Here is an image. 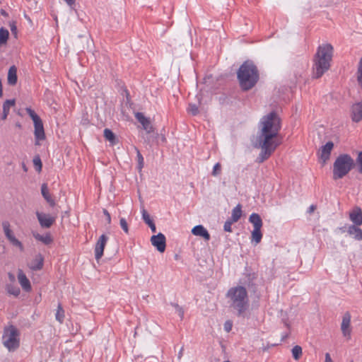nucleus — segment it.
Returning <instances> with one entry per match:
<instances>
[{
    "label": "nucleus",
    "instance_id": "nucleus-17",
    "mask_svg": "<svg viewBox=\"0 0 362 362\" xmlns=\"http://www.w3.org/2000/svg\"><path fill=\"white\" fill-rule=\"evenodd\" d=\"M192 233L195 236L203 238L206 241H209L211 238L208 230L202 225L195 226L192 229Z\"/></svg>",
    "mask_w": 362,
    "mask_h": 362
},
{
    "label": "nucleus",
    "instance_id": "nucleus-23",
    "mask_svg": "<svg viewBox=\"0 0 362 362\" xmlns=\"http://www.w3.org/2000/svg\"><path fill=\"white\" fill-rule=\"evenodd\" d=\"M15 105V100H6L3 104L2 119H6L9 114L10 108Z\"/></svg>",
    "mask_w": 362,
    "mask_h": 362
},
{
    "label": "nucleus",
    "instance_id": "nucleus-50",
    "mask_svg": "<svg viewBox=\"0 0 362 362\" xmlns=\"http://www.w3.org/2000/svg\"><path fill=\"white\" fill-rule=\"evenodd\" d=\"M183 350H184V348H183V347H182V348L180 349V351H179L178 354H177V358H178L179 360H180V359H181V358H182V355H183Z\"/></svg>",
    "mask_w": 362,
    "mask_h": 362
},
{
    "label": "nucleus",
    "instance_id": "nucleus-42",
    "mask_svg": "<svg viewBox=\"0 0 362 362\" xmlns=\"http://www.w3.org/2000/svg\"><path fill=\"white\" fill-rule=\"evenodd\" d=\"M233 327V322L231 320H226L223 325V329L226 332H230Z\"/></svg>",
    "mask_w": 362,
    "mask_h": 362
},
{
    "label": "nucleus",
    "instance_id": "nucleus-15",
    "mask_svg": "<svg viewBox=\"0 0 362 362\" xmlns=\"http://www.w3.org/2000/svg\"><path fill=\"white\" fill-rule=\"evenodd\" d=\"M135 117L136 119L141 124L144 129L147 133H151V132H153V128L151 124L149 119L146 117L143 113L137 112Z\"/></svg>",
    "mask_w": 362,
    "mask_h": 362
},
{
    "label": "nucleus",
    "instance_id": "nucleus-29",
    "mask_svg": "<svg viewBox=\"0 0 362 362\" xmlns=\"http://www.w3.org/2000/svg\"><path fill=\"white\" fill-rule=\"evenodd\" d=\"M55 318L60 323H62L64 320V310L60 303L58 304Z\"/></svg>",
    "mask_w": 362,
    "mask_h": 362
},
{
    "label": "nucleus",
    "instance_id": "nucleus-22",
    "mask_svg": "<svg viewBox=\"0 0 362 362\" xmlns=\"http://www.w3.org/2000/svg\"><path fill=\"white\" fill-rule=\"evenodd\" d=\"M249 221L253 225L254 228L262 227V220L258 214L252 213L249 217Z\"/></svg>",
    "mask_w": 362,
    "mask_h": 362
},
{
    "label": "nucleus",
    "instance_id": "nucleus-43",
    "mask_svg": "<svg viewBox=\"0 0 362 362\" xmlns=\"http://www.w3.org/2000/svg\"><path fill=\"white\" fill-rule=\"evenodd\" d=\"M221 173V165L219 163H216L213 168L212 175L217 176Z\"/></svg>",
    "mask_w": 362,
    "mask_h": 362
},
{
    "label": "nucleus",
    "instance_id": "nucleus-28",
    "mask_svg": "<svg viewBox=\"0 0 362 362\" xmlns=\"http://www.w3.org/2000/svg\"><path fill=\"white\" fill-rule=\"evenodd\" d=\"M9 33L8 30L4 28H0V47L7 42L8 39Z\"/></svg>",
    "mask_w": 362,
    "mask_h": 362
},
{
    "label": "nucleus",
    "instance_id": "nucleus-9",
    "mask_svg": "<svg viewBox=\"0 0 362 362\" xmlns=\"http://www.w3.org/2000/svg\"><path fill=\"white\" fill-rule=\"evenodd\" d=\"M333 148L334 143L332 141H328L325 145L322 146L319 150V158L323 165L329 159Z\"/></svg>",
    "mask_w": 362,
    "mask_h": 362
},
{
    "label": "nucleus",
    "instance_id": "nucleus-51",
    "mask_svg": "<svg viewBox=\"0 0 362 362\" xmlns=\"http://www.w3.org/2000/svg\"><path fill=\"white\" fill-rule=\"evenodd\" d=\"M288 337V332L283 333L281 334V341H284Z\"/></svg>",
    "mask_w": 362,
    "mask_h": 362
},
{
    "label": "nucleus",
    "instance_id": "nucleus-53",
    "mask_svg": "<svg viewBox=\"0 0 362 362\" xmlns=\"http://www.w3.org/2000/svg\"><path fill=\"white\" fill-rule=\"evenodd\" d=\"M16 127H18V128H19V129H21V123H20V122H17V123L16 124Z\"/></svg>",
    "mask_w": 362,
    "mask_h": 362
},
{
    "label": "nucleus",
    "instance_id": "nucleus-16",
    "mask_svg": "<svg viewBox=\"0 0 362 362\" xmlns=\"http://www.w3.org/2000/svg\"><path fill=\"white\" fill-rule=\"evenodd\" d=\"M349 218L353 222L354 225H362V211L359 207H355L349 213Z\"/></svg>",
    "mask_w": 362,
    "mask_h": 362
},
{
    "label": "nucleus",
    "instance_id": "nucleus-34",
    "mask_svg": "<svg viewBox=\"0 0 362 362\" xmlns=\"http://www.w3.org/2000/svg\"><path fill=\"white\" fill-rule=\"evenodd\" d=\"M357 79L358 81V83L362 87V57L360 59L358 66V71H357Z\"/></svg>",
    "mask_w": 362,
    "mask_h": 362
},
{
    "label": "nucleus",
    "instance_id": "nucleus-46",
    "mask_svg": "<svg viewBox=\"0 0 362 362\" xmlns=\"http://www.w3.org/2000/svg\"><path fill=\"white\" fill-rule=\"evenodd\" d=\"M66 4L70 7L73 8V6L75 5L76 0H64Z\"/></svg>",
    "mask_w": 362,
    "mask_h": 362
},
{
    "label": "nucleus",
    "instance_id": "nucleus-32",
    "mask_svg": "<svg viewBox=\"0 0 362 362\" xmlns=\"http://www.w3.org/2000/svg\"><path fill=\"white\" fill-rule=\"evenodd\" d=\"M292 356L295 360H298L302 355L301 346L296 345L294 346L291 350Z\"/></svg>",
    "mask_w": 362,
    "mask_h": 362
},
{
    "label": "nucleus",
    "instance_id": "nucleus-12",
    "mask_svg": "<svg viewBox=\"0 0 362 362\" xmlns=\"http://www.w3.org/2000/svg\"><path fill=\"white\" fill-rule=\"evenodd\" d=\"M107 240L108 237L105 234L100 235L98 240L95 247V257L96 260L98 261L103 255L104 248L107 242Z\"/></svg>",
    "mask_w": 362,
    "mask_h": 362
},
{
    "label": "nucleus",
    "instance_id": "nucleus-38",
    "mask_svg": "<svg viewBox=\"0 0 362 362\" xmlns=\"http://www.w3.org/2000/svg\"><path fill=\"white\" fill-rule=\"evenodd\" d=\"M188 112L192 115H197L199 113V108L195 104H189Z\"/></svg>",
    "mask_w": 362,
    "mask_h": 362
},
{
    "label": "nucleus",
    "instance_id": "nucleus-33",
    "mask_svg": "<svg viewBox=\"0 0 362 362\" xmlns=\"http://www.w3.org/2000/svg\"><path fill=\"white\" fill-rule=\"evenodd\" d=\"M136 158H137V162H138L137 168H138L139 171H141V170L144 165V157L138 148H136Z\"/></svg>",
    "mask_w": 362,
    "mask_h": 362
},
{
    "label": "nucleus",
    "instance_id": "nucleus-25",
    "mask_svg": "<svg viewBox=\"0 0 362 362\" xmlns=\"http://www.w3.org/2000/svg\"><path fill=\"white\" fill-rule=\"evenodd\" d=\"M242 206L238 204L232 210L231 216L229 219H230L234 223L237 222L242 216Z\"/></svg>",
    "mask_w": 362,
    "mask_h": 362
},
{
    "label": "nucleus",
    "instance_id": "nucleus-19",
    "mask_svg": "<svg viewBox=\"0 0 362 362\" xmlns=\"http://www.w3.org/2000/svg\"><path fill=\"white\" fill-rule=\"evenodd\" d=\"M44 259L42 256L39 254L36 255L35 258L28 264V267L33 271L40 270L43 267Z\"/></svg>",
    "mask_w": 362,
    "mask_h": 362
},
{
    "label": "nucleus",
    "instance_id": "nucleus-14",
    "mask_svg": "<svg viewBox=\"0 0 362 362\" xmlns=\"http://www.w3.org/2000/svg\"><path fill=\"white\" fill-rule=\"evenodd\" d=\"M351 119L354 122L362 120V101L354 104L351 111Z\"/></svg>",
    "mask_w": 362,
    "mask_h": 362
},
{
    "label": "nucleus",
    "instance_id": "nucleus-26",
    "mask_svg": "<svg viewBox=\"0 0 362 362\" xmlns=\"http://www.w3.org/2000/svg\"><path fill=\"white\" fill-rule=\"evenodd\" d=\"M33 235L37 240H39L45 245H48L52 242V239L49 233L40 235L37 233L33 232Z\"/></svg>",
    "mask_w": 362,
    "mask_h": 362
},
{
    "label": "nucleus",
    "instance_id": "nucleus-30",
    "mask_svg": "<svg viewBox=\"0 0 362 362\" xmlns=\"http://www.w3.org/2000/svg\"><path fill=\"white\" fill-rule=\"evenodd\" d=\"M104 137L112 144L115 142V136L110 129H104Z\"/></svg>",
    "mask_w": 362,
    "mask_h": 362
},
{
    "label": "nucleus",
    "instance_id": "nucleus-1",
    "mask_svg": "<svg viewBox=\"0 0 362 362\" xmlns=\"http://www.w3.org/2000/svg\"><path fill=\"white\" fill-rule=\"evenodd\" d=\"M260 131L257 136V146L262 151L257 158L259 163L268 159L278 146L281 140L278 134L281 129V120L275 112H271L264 116L260 121Z\"/></svg>",
    "mask_w": 362,
    "mask_h": 362
},
{
    "label": "nucleus",
    "instance_id": "nucleus-21",
    "mask_svg": "<svg viewBox=\"0 0 362 362\" xmlns=\"http://www.w3.org/2000/svg\"><path fill=\"white\" fill-rule=\"evenodd\" d=\"M358 226L351 225L348 228V233L357 240H362V230L358 227Z\"/></svg>",
    "mask_w": 362,
    "mask_h": 362
},
{
    "label": "nucleus",
    "instance_id": "nucleus-31",
    "mask_svg": "<svg viewBox=\"0 0 362 362\" xmlns=\"http://www.w3.org/2000/svg\"><path fill=\"white\" fill-rule=\"evenodd\" d=\"M6 291L8 293L13 295L14 296H18L21 292L20 288L18 286L12 284H8L6 286Z\"/></svg>",
    "mask_w": 362,
    "mask_h": 362
},
{
    "label": "nucleus",
    "instance_id": "nucleus-13",
    "mask_svg": "<svg viewBox=\"0 0 362 362\" xmlns=\"http://www.w3.org/2000/svg\"><path fill=\"white\" fill-rule=\"evenodd\" d=\"M351 316L349 312L344 313L342 317V321L341 324V329L343 334V336L347 338H350L351 337Z\"/></svg>",
    "mask_w": 362,
    "mask_h": 362
},
{
    "label": "nucleus",
    "instance_id": "nucleus-45",
    "mask_svg": "<svg viewBox=\"0 0 362 362\" xmlns=\"http://www.w3.org/2000/svg\"><path fill=\"white\" fill-rule=\"evenodd\" d=\"M103 214L106 216L107 223H110V222H111V216H110V214H109V212L106 209H104L103 210Z\"/></svg>",
    "mask_w": 362,
    "mask_h": 362
},
{
    "label": "nucleus",
    "instance_id": "nucleus-4",
    "mask_svg": "<svg viewBox=\"0 0 362 362\" xmlns=\"http://www.w3.org/2000/svg\"><path fill=\"white\" fill-rule=\"evenodd\" d=\"M238 78L241 88L248 90L255 86L259 80V72L252 62L246 61L239 68Z\"/></svg>",
    "mask_w": 362,
    "mask_h": 362
},
{
    "label": "nucleus",
    "instance_id": "nucleus-36",
    "mask_svg": "<svg viewBox=\"0 0 362 362\" xmlns=\"http://www.w3.org/2000/svg\"><path fill=\"white\" fill-rule=\"evenodd\" d=\"M119 225H120L122 229L124 230V232L127 234L129 233V227H128V223L124 218H123V217L120 218Z\"/></svg>",
    "mask_w": 362,
    "mask_h": 362
},
{
    "label": "nucleus",
    "instance_id": "nucleus-5",
    "mask_svg": "<svg viewBox=\"0 0 362 362\" xmlns=\"http://www.w3.org/2000/svg\"><path fill=\"white\" fill-rule=\"evenodd\" d=\"M354 165V159L349 154L339 155L333 163V180L343 178L351 171Z\"/></svg>",
    "mask_w": 362,
    "mask_h": 362
},
{
    "label": "nucleus",
    "instance_id": "nucleus-18",
    "mask_svg": "<svg viewBox=\"0 0 362 362\" xmlns=\"http://www.w3.org/2000/svg\"><path fill=\"white\" fill-rule=\"evenodd\" d=\"M18 280L19 284H21L22 288L25 291H31V284L29 279L27 278L26 275L23 273L21 269H19L18 272Z\"/></svg>",
    "mask_w": 362,
    "mask_h": 362
},
{
    "label": "nucleus",
    "instance_id": "nucleus-20",
    "mask_svg": "<svg viewBox=\"0 0 362 362\" xmlns=\"http://www.w3.org/2000/svg\"><path fill=\"white\" fill-rule=\"evenodd\" d=\"M41 193H42V195L43 197V198L47 201V202L51 206H54L55 205V201L54 199L52 197L49 192V189H48V187H47V185L44 183L41 186Z\"/></svg>",
    "mask_w": 362,
    "mask_h": 362
},
{
    "label": "nucleus",
    "instance_id": "nucleus-37",
    "mask_svg": "<svg viewBox=\"0 0 362 362\" xmlns=\"http://www.w3.org/2000/svg\"><path fill=\"white\" fill-rule=\"evenodd\" d=\"M141 216L142 219L146 224L153 221V220L150 217V215L144 209H141Z\"/></svg>",
    "mask_w": 362,
    "mask_h": 362
},
{
    "label": "nucleus",
    "instance_id": "nucleus-44",
    "mask_svg": "<svg viewBox=\"0 0 362 362\" xmlns=\"http://www.w3.org/2000/svg\"><path fill=\"white\" fill-rule=\"evenodd\" d=\"M147 225L149 226V228H151V230L153 233L156 232V225L153 223V221L147 223Z\"/></svg>",
    "mask_w": 362,
    "mask_h": 362
},
{
    "label": "nucleus",
    "instance_id": "nucleus-35",
    "mask_svg": "<svg viewBox=\"0 0 362 362\" xmlns=\"http://www.w3.org/2000/svg\"><path fill=\"white\" fill-rule=\"evenodd\" d=\"M171 305L175 308V313L179 315L180 320H182L185 313L183 308L177 303H171Z\"/></svg>",
    "mask_w": 362,
    "mask_h": 362
},
{
    "label": "nucleus",
    "instance_id": "nucleus-11",
    "mask_svg": "<svg viewBox=\"0 0 362 362\" xmlns=\"http://www.w3.org/2000/svg\"><path fill=\"white\" fill-rule=\"evenodd\" d=\"M151 244L156 247L158 251L163 252L166 247V239L165 236L159 233L157 235H154L151 238Z\"/></svg>",
    "mask_w": 362,
    "mask_h": 362
},
{
    "label": "nucleus",
    "instance_id": "nucleus-49",
    "mask_svg": "<svg viewBox=\"0 0 362 362\" xmlns=\"http://www.w3.org/2000/svg\"><path fill=\"white\" fill-rule=\"evenodd\" d=\"M315 209H316V206L315 205H310L308 209V212L309 214H311L315 210Z\"/></svg>",
    "mask_w": 362,
    "mask_h": 362
},
{
    "label": "nucleus",
    "instance_id": "nucleus-3",
    "mask_svg": "<svg viewBox=\"0 0 362 362\" xmlns=\"http://www.w3.org/2000/svg\"><path fill=\"white\" fill-rule=\"evenodd\" d=\"M333 54V47L326 43L320 45L315 55L313 64V77H321L330 67V62Z\"/></svg>",
    "mask_w": 362,
    "mask_h": 362
},
{
    "label": "nucleus",
    "instance_id": "nucleus-8",
    "mask_svg": "<svg viewBox=\"0 0 362 362\" xmlns=\"http://www.w3.org/2000/svg\"><path fill=\"white\" fill-rule=\"evenodd\" d=\"M2 228L6 238L8 240L11 244L20 249L21 251L24 250V247L22 243L18 240L14 235L13 231L11 229L10 223L8 221L2 222Z\"/></svg>",
    "mask_w": 362,
    "mask_h": 362
},
{
    "label": "nucleus",
    "instance_id": "nucleus-54",
    "mask_svg": "<svg viewBox=\"0 0 362 362\" xmlns=\"http://www.w3.org/2000/svg\"><path fill=\"white\" fill-rule=\"evenodd\" d=\"M9 277L10 279H11L12 280L14 279V276L11 274H9Z\"/></svg>",
    "mask_w": 362,
    "mask_h": 362
},
{
    "label": "nucleus",
    "instance_id": "nucleus-47",
    "mask_svg": "<svg viewBox=\"0 0 362 362\" xmlns=\"http://www.w3.org/2000/svg\"><path fill=\"white\" fill-rule=\"evenodd\" d=\"M10 27L11 32L14 34H16L17 28L13 22L10 24Z\"/></svg>",
    "mask_w": 362,
    "mask_h": 362
},
{
    "label": "nucleus",
    "instance_id": "nucleus-7",
    "mask_svg": "<svg viewBox=\"0 0 362 362\" xmlns=\"http://www.w3.org/2000/svg\"><path fill=\"white\" fill-rule=\"evenodd\" d=\"M25 111L33 122L35 145H39L40 141L45 139V133L42 121L31 107H26Z\"/></svg>",
    "mask_w": 362,
    "mask_h": 362
},
{
    "label": "nucleus",
    "instance_id": "nucleus-55",
    "mask_svg": "<svg viewBox=\"0 0 362 362\" xmlns=\"http://www.w3.org/2000/svg\"><path fill=\"white\" fill-rule=\"evenodd\" d=\"M224 362H230V361H224Z\"/></svg>",
    "mask_w": 362,
    "mask_h": 362
},
{
    "label": "nucleus",
    "instance_id": "nucleus-41",
    "mask_svg": "<svg viewBox=\"0 0 362 362\" xmlns=\"http://www.w3.org/2000/svg\"><path fill=\"white\" fill-rule=\"evenodd\" d=\"M234 222L232 221L230 219H228L225 223H224V225H223V229L226 232H231L232 230V228H231V225Z\"/></svg>",
    "mask_w": 362,
    "mask_h": 362
},
{
    "label": "nucleus",
    "instance_id": "nucleus-6",
    "mask_svg": "<svg viewBox=\"0 0 362 362\" xmlns=\"http://www.w3.org/2000/svg\"><path fill=\"white\" fill-rule=\"evenodd\" d=\"M4 346L9 351H14L20 346L19 332L13 325L6 327L2 336Z\"/></svg>",
    "mask_w": 362,
    "mask_h": 362
},
{
    "label": "nucleus",
    "instance_id": "nucleus-24",
    "mask_svg": "<svg viewBox=\"0 0 362 362\" xmlns=\"http://www.w3.org/2000/svg\"><path fill=\"white\" fill-rule=\"evenodd\" d=\"M8 83L10 85H15L17 83V70L15 66L10 67L8 72Z\"/></svg>",
    "mask_w": 362,
    "mask_h": 362
},
{
    "label": "nucleus",
    "instance_id": "nucleus-27",
    "mask_svg": "<svg viewBox=\"0 0 362 362\" xmlns=\"http://www.w3.org/2000/svg\"><path fill=\"white\" fill-rule=\"evenodd\" d=\"M262 238V233L261 228H254L252 231V241L255 242L256 244L260 243Z\"/></svg>",
    "mask_w": 362,
    "mask_h": 362
},
{
    "label": "nucleus",
    "instance_id": "nucleus-2",
    "mask_svg": "<svg viewBox=\"0 0 362 362\" xmlns=\"http://www.w3.org/2000/svg\"><path fill=\"white\" fill-rule=\"evenodd\" d=\"M226 297L230 309L238 316H244L250 307V300L247 289L243 286L230 288Z\"/></svg>",
    "mask_w": 362,
    "mask_h": 362
},
{
    "label": "nucleus",
    "instance_id": "nucleus-40",
    "mask_svg": "<svg viewBox=\"0 0 362 362\" xmlns=\"http://www.w3.org/2000/svg\"><path fill=\"white\" fill-rule=\"evenodd\" d=\"M33 163L35 166L36 170L40 172L42 170V162L39 157H35L33 159Z\"/></svg>",
    "mask_w": 362,
    "mask_h": 362
},
{
    "label": "nucleus",
    "instance_id": "nucleus-48",
    "mask_svg": "<svg viewBox=\"0 0 362 362\" xmlns=\"http://www.w3.org/2000/svg\"><path fill=\"white\" fill-rule=\"evenodd\" d=\"M325 362H333L329 353H327L325 354Z\"/></svg>",
    "mask_w": 362,
    "mask_h": 362
},
{
    "label": "nucleus",
    "instance_id": "nucleus-52",
    "mask_svg": "<svg viewBox=\"0 0 362 362\" xmlns=\"http://www.w3.org/2000/svg\"><path fill=\"white\" fill-rule=\"evenodd\" d=\"M1 14L4 16H8V13L4 11V10H1Z\"/></svg>",
    "mask_w": 362,
    "mask_h": 362
},
{
    "label": "nucleus",
    "instance_id": "nucleus-39",
    "mask_svg": "<svg viewBox=\"0 0 362 362\" xmlns=\"http://www.w3.org/2000/svg\"><path fill=\"white\" fill-rule=\"evenodd\" d=\"M356 163L358 165V170L362 173V152H359L356 158Z\"/></svg>",
    "mask_w": 362,
    "mask_h": 362
},
{
    "label": "nucleus",
    "instance_id": "nucleus-10",
    "mask_svg": "<svg viewBox=\"0 0 362 362\" xmlns=\"http://www.w3.org/2000/svg\"><path fill=\"white\" fill-rule=\"evenodd\" d=\"M35 214L42 228H49L55 221V217L52 216L49 214L40 211H36Z\"/></svg>",
    "mask_w": 362,
    "mask_h": 362
}]
</instances>
